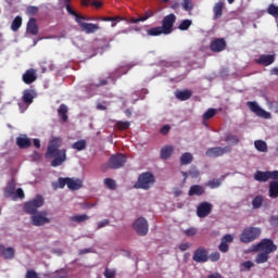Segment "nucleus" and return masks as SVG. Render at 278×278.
Here are the masks:
<instances>
[{"label": "nucleus", "instance_id": "obj_14", "mask_svg": "<svg viewBox=\"0 0 278 278\" xmlns=\"http://www.w3.org/2000/svg\"><path fill=\"white\" fill-rule=\"evenodd\" d=\"M38 79V73L35 68L26 70L25 73L22 75V81L27 86L34 84Z\"/></svg>", "mask_w": 278, "mask_h": 278}, {"label": "nucleus", "instance_id": "obj_53", "mask_svg": "<svg viewBox=\"0 0 278 278\" xmlns=\"http://www.w3.org/2000/svg\"><path fill=\"white\" fill-rule=\"evenodd\" d=\"M81 21H92L91 17H86L84 15H76V23L79 25V27H81V24L80 23H86V22H81Z\"/></svg>", "mask_w": 278, "mask_h": 278}, {"label": "nucleus", "instance_id": "obj_61", "mask_svg": "<svg viewBox=\"0 0 278 278\" xmlns=\"http://www.w3.org/2000/svg\"><path fill=\"white\" fill-rule=\"evenodd\" d=\"M110 225V219H104L98 223L97 229H103V227H108Z\"/></svg>", "mask_w": 278, "mask_h": 278}, {"label": "nucleus", "instance_id": "obj_42", "mask_svg": "<svg viewBox=\"0 0 278 278\" xmlns=\"http://www.w3.org/2000/svg\"><path fill=\"white\" fill-rule=\"evenodd\" d=\"M72 149H75L76 151H84L86 149V140L80 139L72 144Z\"/></svg>", "mask_w": 278, "mask_h": 278}, {"label": "nucleus", "instance_id": "obj_58", "mask_svg": "<svg viewBox=\"0 0 278 278\" xmlns=\"http://www.w3.org/2000/svg\"><path fill=\"white\" fill-rule=\"evenodd\" d=\"M14 199H25V192L22 188L16 189Z\"/></svg>", "mask_w": 278, "mask_h": 278}, {"label": "nucleus", "instance_id": "obj_3", "mask_svg": "<svg viewBox=\"0 0 278 278\" xmlns=\"http://www.w3.org/2000/svg\"><path fill=\"white\" fill-rule=\"evenodd\" d=\"M42 205H45V198L37 194L33 200L24 204V212L26 214H30V216H34L35 214H38V208L42 207Z\"/></svg>", "mask_w": 278, "mask_h": 278}, {"label": "nucleus", "instance_id": "obj_23", "mask_svg": "<svg viewBox=\"0 0 278 278\" xmlns=\"http://www.w3.org/2000/svg\"><path fill=\"white\" fill-rule=\"evenodd\" d=\"M27 31L33 36H38V24L36 23V18L30 17L27 23Z\"/></svg>", "mask_w": 278, "mask_h": 278}, {"label": "nucleus", "instance_id": "obj_20", "mask_svg": "<svg viewBox=\"0 0 278 278\" xmlns=\"http://www.w3.org/2000/svg\"><path fill=\"white\" fill-rule=\"evenodd\" d=\"M83 186L84 181H81V179L67 178V188L70 190H79L80 188H83Z\"/></svg>", "mask_w": 278, "mask_h": 278}, {"label": "nucleus", "instance_id": "obj_8", "mask_svg": "<svg viewBox=\"0 0 278 278\" xmlns=\"http://www.w3.org/2000/svg\"><path fill=\"white\" fill-rule=\"evenodd\" d=\"M127 163V156L123 153L114 154L109 160V167L113 168L114 170L118 168H123Z\"/></svg>", "mask_w": 278, "mask_h": 278}, {"label": "nucleus", "instance_id": "obj_56", "mask_svg": "<svg viewBox=\"0 0 278 278\" xmlns=\"http://www.w3.org/2000/svg\"><path fill=\"white\" fill-rule=\"evenodd\" d=\"M26 278H40V276H38V273H36V270L28 269L26 271Z\"/></svg>", "mask_w": 278, "mask_h": 278}, {"label": "nucleus", "instance_id": "obj_55", "mask_svg": "<svg viewBox=\"0 0 278 278\" xmlns=\"http://www.w3.org/2000/svg\"><path fill=\"white\" fill-rule=\"evenodd\" d=\"M208 260H211V262H218V260H220V253L218 252H212L208 255Z\"/></svg>", "mask_w": 278, "mask_h": 278}, {"label": "nucleus", "instance_id": "obj_11", "mask_svg": "<svg viewBox=\"0 0 278 278\" xmlns=\"http://www.w3.org/2000/svg\"><path fill=\"white\" fill-rule=\"evenodd\" d=\"M192 260L197 264H205L210 260V252L207 249L200 247L193 252Z\"/></svg>", "mask_w": 278, "mask_h": 278}, {"label": "nucleus", "instance_id": "obj_6", "mask_svg": "<svg viewBox=\"0 0 278 278\" xmlns=\"http://www.w3.org/2000/svg\"><path fill=\"white\" fill-rule=\"evenodd\" d=\"M175 23H177V16L173 13L163 17L161 29H163L164 36H168L175 30Z\"/></svg>", "mask_w": 278, "mask_h": 278}, {"label": "nucleus", "instance_id": "obj_46", "mask_svg": "<svg viewBox=\"0 0 278 278\" xmlns=\"http://www.w3.org/2000/svg\"><path fill=\"white\" fill-rule=\"evenodd\" d=\"M104 186H106L109 190H116V181H114L112 178H105Z\"/></svg>", "mask_w": 278, "mask_h": 278}, {"label": "nucleus", "instance_id": "obj_13", "mask_svg": "<svg viewBox=\"0 0 278 278\" xmlns=\"http://www.w3.org/2000/svg\"><path fill=\"white\" fill-rule=\"evenodd\" d=\"M213 205L210 202H202L197 207L198 218H207L212 214Z\"/></svg>", "mask_w": 278, "mask_h": 278}, {"label": "nucleus", "instance_id": "obj_24", "mask_svg": "<svg viewBox=\"0 0 278 278\" xmlns=\"http://www.w3.org/2000/svg\"><path fill=\"white\" fill-rule=\"evenodd\" d=\"M14 248H4L0 245V254L4 257V260H14Z\"/></svg>", "mask_w": 278, "mask_h": 278}, {"label": "nucleus", "instance_id": "obj_15", "mask_svg": "<svg viewBox=\"0 0 278 278\" xmlns=\"http://www.w3.org/2000/svg\"><path fill=\"white\" fill-rule=\"evenodd\" d=\"M210 49L213 53H220V51H225V49H227V41L223 38L214 39L211 42Z\"/></svg>", "mask_w": 278, "mask_h": 278}, {"label": "nucleus", "instance_id": "obj_4", "mask_svg": "<svg viewBox=\"0 0 278 278\" xmlns=\"http://www.w3.org/2000/svg\"><path fill=\"white\" fill-rule=\"evenodd\" d=\"M262 236V229L256 227H249L243 229V231L240 235V241L244 244H249V242H253L254 240H257Z\"/></svg>", "mask_w": 278, "mask_h": 278}, {"label": "nucleus", "instance_id": "obj_44", "mask_svg": "<svg viewBox=\"0 0 278 278\" xmlns=\"http://www.w3.org/2000/svg\"><path fill=\"white\" fill-rule=\"evenodd\" d=\"M267 14L274 16V18H278V7L276 4H269L267 8Z\"/></svg>", "mask_w": 278, "mask_h": 278}, {"label": "nucleus", "instance_id": "obj_37", "mask_svg": "<svg viewBox=\"0 0 278 278\" xmlns=\"http://www.w3.org/2000/svg\"><path fill=\"white\" fill-rule=\"evenodd\" d=\"M23 25V17H21L20 15H17L12 24H11V29L12 31H18V29H21V26Z\"/></svg>", "mask_w": 278, "mask_h": 278}, {"label": "nucleus", "instance_id": "obj_25", "mask_svg": "<svg viewBox=\"0 0 278 278\" xmlns=\"http://www.w3.org/2000/svg\"><path fill=\"white\" fill-rule=\"evenodd\" d=\"M205 193V189L201 185H193L189 189V197H201Z\"/></svg>", "mask_w": 278, "mask_h": 278}, {"label": "nucleus", "instance_id": "obj_16", "mask_svg": "<svg viewBox=\"0 0 278 278\" xmlns=\"http://www.w3.org/2000/svg\"><path fill=\"white\" fill-rule=\"evenodd\" d=\"M228 242H233V236L225 235L222 238L220 244L218 247V250L220 251V253H227L229 251V243Z\"/></svg>", "mask_w": 278, "mask_h": 278}, {"label": "nucleus", "instance_id": "obj_21", "mask_svg": "<svg viewBox=\"0 0 278 278\" xmlns=\"http://www.w3.org/2000/svg\"><path fill=\"white\" fill-rule=\"evenodd\" d=\"M16 144L20 149H29L31 147V140L24 135L16 138Z\"/></svg>", "mask_w": 278, "mask_h": 278}, {"label": "nucleus", "instance_id": "obj_2", "mask_svg": "<svg viewBox=\"0 0 278 278\" xmlns=\"http://www.w3.org/2000/svg\"><path fill=\"white\" fill-rule=\"evenodd\" d=\"M155 184V176L151 172H144L139 175L135 184L137 190H149Z\"/></svg>", "mask_w": 278, "mask_h": 278}, {"label": "nucleus", "instance_id": "obj_1", "mask_svg": "<svg viewBox=\"0 0 278 278\" xmlns=\"http://www.w3.org/2000/svg\"><path fill=\"white\" fill-rule=\"evenodd\" d=\"M62 147V138L53 137L46 152V159L52 160L51 166L53 168H58V166H62V164L66 161V149H60Z\"/></svg>", "mask_w": 278, "mask_h": 278}, {"label": "nucleus", "instance_id": "obj_29", "mask_svg": "<svg viewBox=\"0 0 278 278\" xmlns=\"http://www.w3.org/2000/svg\"><path fill=\"white\" fill-rule=\"evenodd\" d=\"M223 8H225V3L223 2H217L213 7V13H214V18L218 20L223 17Z\"/></svg>", "mask_w": 278, "mask_h": 278}, {"label": "nucleus", "instance_id": "obj_59", "mask_svg": "<svg viewBox=\"0 0 278 278\" xmlns=\"http://www.w3.org/2000/svg\"><path fill=\"white\" fill-rule=\"evenodd\" d=\"M210 188H218L220 187V180L219 179H213L208 181Z\"/></svg>", "mask_w": 278, "mask_h": 278}, {"label": "nucleus", "instance_id": "obj_32", "mask_svg": "<svg viewBox=\"0 0 278 278\" xmlns=\"http://www.w3.org/2000/svg\"><path fill=\"white\" fill-rule=\"evenodd\" d=\"M173 146H165L161 149V160H168L173 155Z\"/></svg>", "mask_w": 278, "mask_h": 278}, {"label": "nucleus", "instance_id": "obj_47", "mask_svg": "<svg viewBox=\"0 0 278 278\" xmlns=\"http://www.w3.org/2000/svg\"><path fill=\"white\" fill-rule=\"evenodd\" d=\"M194 8V4H192V0H182V9L186 12H190Z\"/></svg>", "mask_w": 278, "mask_h": 278}, {"label": "nucleus", "instance_id": "obj_39", "mask_svg": "<svg viewBox=\"0 0 278 278\" xmlns=\"http://www.w3.org/2000/svg\"><path fill=\"white\" fill-rule=\"evenodd\" d=\"M262 205H264V198L262 195H256L252 200L253 210H260V207H262Z\"/></svg>", "mask_w": 278, "mask_h": 278}, {"label": "nucleus", "instance_id": "obj_43", "mask_svg": "<svg viewBox=\"0 0 278 278\" xmlns=\"http://www.w3.org/2000/svg\"><path fill=\"white\" fill-rule=\"evenodd\" d=\"M216 116V109H207L206 112L202 115L203 121H210Z\"/></svg>", "mask_w": 278, "mask_h": 278}, {"label": "nucleus", "instance_id": "obj_7", "mask_svg": "<svg viewBox=\"0 0 278 278\" xmlns=\"http://www.w3.org/2000/svg\"><path fill=\"white\" fill-rule=\"evenodd\" d=\"M47 211H41L40 213H35V215H31V225H34V227H42L45 225H49L51 219L47 217Z\"/></svg>", "mask_w": 278, "mask_h": 278}, {"label": "nucleus", "instance_id": "obj_40", "mask_svg": "<svg viewBox=\"0 0 278 278\" xmlns=\"http://www.w3.org/2000/svg\"><path fill=\"white\" fill-rule=\"evenodd\" d=\"M224 140H225V142H230V144H239L240 143V138H238V136L232 135V134H226Z\"/></svg>", "mask_w": 278, "mask_h": 278}, {"label": "nucleus", "instance_id": "obj_62", "mask_svg": "<svg viewBox=\"0 0 278 278\" xmlns=\"http://www.w3.org/2000/svg\"><path fill=\"white\" fill-rule=\"evenodd\" d=\"M190 247H192V243L186 242V243H181L178 249L180 251H188V249H190Z\"/></svg>", "mask_w": 278, "mask_h": 278}, {"label": "nucleus", "instance_id": "obj_64", "mask_svg": "<svg viewBox=\"0 0 278 278\" xmlns=\"http://www.w3.org/2000/svg\"><path fill=\"white\" fill-rule=\"evenodd\" d=\"M189 175L193 178V179H197V177H199V175H201L197 168H191L189 170Z\"/></svg>", "mask_w": 278, "mask_h": 278}, {"label": "nucleus", "instance_id": "obj_41", "mask_svg": "<svg viewBox=\"0 0 278 278\" xmlns=\"http://www.w3.org/2000/svg\"><path fill=\"white\" fill-rule=\"evenodd\" d=\"M191 26H192V20H184L179 24L178 29H180V31H188V29H190Z\"/></svg>", "mask_w": 278, "mask_h": 278}, {"label": "nucleus", "instance_id": "obj_36", "mask_svg": "<svg viewBox=\"0 0 278 278\" xmlns=\"http://www.w3.org/2000/svg\"><path fill=\"white\" fill-rule=\"evenodd\" d=\"M90 216L87 214L83 215H74L70 217L71 223H86V220H89Z\"/></svg>", "mask_w": 278, "mask_h": 278}, {"label": "nucleus", "instance_id": "obj_57", "mask_svg": "<svg viewBox=\"0 0 278 278\" xmlns=\"http://www.w3.org/2000/svg\"><path fill=\"white\" fill-rule=\"evenodd\" d=\"M64 186H68V178H59L58 188H64Z\"/></svg>", "mask_w": 278, "mask_h": 278}, {"label": "nucleus", "instance_id": "obj_17", "mask_svg": "<svg viewBox=\"0 0 278 278\" xmlns=\"http://www.w3.org/2000/svg\"><path fill=\"white\" fill-rule=\"evenodd\" d=\"M80 29L81 31H85V34H97V31L101 29V26L92 23H80Z\"/></svg>", "mask_w": 278, "mask_h": 278}, {"label": "nucleus", "instance_id": "obj_30", "mask_svg": "<svg viewBox=\"0 0 278 278\" xmlns=\"http://www.w3.org/2000/svg\"><path fill=\"white\" fill-rule=\"evenodd\" d=\"M192 160H194V156H192V153L185 152L180 156V165L181 166H188V164H192Z\"/></svg>", "mask_w": 278, "mask_h": 278}, {"label": "nucleus", "instance_id": "obj_18", "mask_svg": "<svg viewBox=\"0 0 278 278\" xmlns=\"http://www.w3.org/2000/svg\"><path fill=\"white\" fill-rule=\"evenodd\" d=\"M275 63V54H262L257 60L256 64H261V66H270V64Z\"/></svg>", "mask_w": 278, "mask_h": 278}, {"label": "nucleus", "instance_id": "obj_27", "mask_svg": "<svg viewBox=\"0 0 278 278\" xmlns=\"http://www.w3.org/2000/svg\"><path fill=\"white\" fill-rule=\"evenodd\" d=\"M59 117L63 123H66L68 121V106L66 104H61L58 109Z\"/></svg>", "mask_w": 278, "mask_h": 278}, {"label": "nucleus", "instance_id": "obj_9", "mask_svg": "<svg viewBox=\"0 0 278 278\" xmlns=\"http://www.w3.org/2000/svg\"><path fill=\"white\" fill-rule=\"evenodd\" d=\"M132 229H135L138 236H147L149 233V222L144 217H139L135 220Z\"/></svg>", "mask_w": 278, "mask_h": 278}, {"label": "nucleus", "instance_id": "obj_52", "mask_svg": "<svg viewBox=\"0 0 278 278\" xmlns=\"http://www.w3.org/2000/svg\"><path fill=\"white\" fill-rule=\"evenodd\" d=\"M125 22L129 25H134L136 23H142V18L140 17V15L138 17H130V18H125Z\"/></svg>", "mask_w": 278, "mask_h": 278}, {"label": "nucleus", "instance_id": "obj_34", "mask_svg": "<svg viewBox=\"0 0 278 278\" xmlns=\"http://www.w3.org/2000/svg\"><path fill=\"white\" fill-rule=\"evenodd\" d=\"M254 146L256 151H260V153H266V151H268V146L264 140H256Z\"/></svg>", "mask_w": 278, "mask_h": 278}, {"label": "nucleus", "instance_id": "obj_45", "mask_svg": "<svg viewBox=\"0 0 278 278\" xmlns=\"http://www.w3.org/2000/svg\"><path fill=\"white\" fill-rule=\"evenodd\" d=\"M155 16V12L152 10H148L143 13V15H140L141 23H144V21H149V18H153Z\"/></svg>", "mask_w": 278, "mask_h": 278}, {"label": "nucleus", "instance_id": "obj_51", "mask_svg": "<svg viewBox=\"0 0 278 278\" xmlns=\"http://www.w3.org/2000/svg\"><path fill=\"white\" fill-rule=\"evenodd\" d=\"M103 275H104L105 278H115L116 277V270L105 268Z\"/></svg>", "mask_w": 278, "mask_h": 278}, {"label": "nucleus", "instance_id": "obj_38", "mask_svg": "<svg viewBox=\"0 0 278 278\" xmlns=\"http://www.w3.org/2000/svg\"><path fill=\"white\" fill-rule=\"evenodd\" d=\"M164 30L161 26L152 27L147 30V36H162Z\"/></svg>", "mask_w": 278, "mask_h": 278}, {"label": "nucleus", "instance_id": "obj_48", "mask_svg": "<svg viewBox=\"0 0 278 278\" xmlns=\"http://www.w3.org/2000/svg\"><path fill=\"white\" fill-rule=\"evenodd\" d=\"M26 14H28V16H36V14H38V7H34V5L27 7Z\"/></svg>", "mask_w": 278, "mask_h": 278}, {"label": "nucleus", "instance_id": "obj_19", "mask_svg": "<svg viewBox=\"0 0 278 278\" xmlns=\"http://www.w3.org/2000/svg\"><path fill=\"white\" fill-rule=\"evenodd\" d=\"M34 99H36V91L31 89L24 90L22 101L25 105H31L34 103Z\"/></svg>", "mask_w": 278, "mask_h": 278}, {"label": "nucleus", "instance_id": "obj_28", "mask_svg": "<svg viewBox=\"0 0 278 278\" xmlns=\"http://www.w3.org/2000/svg\"><path fill=\"white\" fill-rule=\"evenodd\" d=\"M269 198L278 199V180H273L269 182Z\"/></svg>", "mask_w": 278, "mask_h": 278}, {"label": "nucleus", "instance_id": "obj_35", "mask_svg": "<svg viewBox=\"0 0 278 278\" xmlns=\"http://www.w3.org/2000/svg\"><path fill=\"white\" fill-rule=\"evenodd\" d=\"M16 191V185L14 181H11L7 185L4 189V197H12L14 195V192Z\"/></svg>", "mask_w": 278, "mask_h": 278}, {"label": "nucleus", "instance_id": "obj_54", "mask_svg": "<svg viewBox=\"0 0 278 278\" xmlns=\"http://www.w3.org/2000/svg\"><path fill=\"white\" fill-rule=\"evenodd\" d=\"M185 236H188L189 238H192V236H197V228L191 227L184 231Z\"/></svg>", "mask_w": 278, "mask_h": 278}, {"label": "nucleus", "instance_id": "obj_31", "mask_svg": "<svg viewBox=\"0 0 278 278\" xmlns=\"http://www.w3.org/2000/svg\"><path fill=\"white\" fill-rule=\"evenodd\" d=\"M108 79H111V81L113 84H116V77L114 76V72L110 73L108 78L100 79L99 84H96L94 87L96 88H101V86H108V84H109Z\"/></svg>", "mask_w": 278, "mask_h": 278}, {"label": "nucleus", "instance_id": "obj_5", "mask_svg": "<svg viewBox=\"0 0 278 278\" xmlns=\"http://www.w3.org/2000/svg\"><path fill=\"white\" fill-rule=\"evenodd\" d=\"M253 251H262L263 253L270 255V253H275V251H277V244H275L273 239H263L261 242L253 245Z\"/></svg>", "mask_w": 278, "mask_h": 278}, {"label": "nucleus", "instance_id": "obj_26", "mask_svg": "<svg viewBox=\"0 0 278 278\" xmlns=\"http://www.w3.org/2000/svg\"><path fill=\"white\" fill-rule=\"evenodd\" d=\"M254 179L255 181H260V182L268 181V179H270V172L257 170L254 174Z\"/></svg>", "mask_w": 278, "mask_h": 278}, {"label": "nucleus", "instance_id": "obj_50", "mask_svg": "<svg viewBox=\"0 0 278 278\" xmlns=\"http://www.w3.org/2000/svg\"><path fill=\"white\" fill-rule=\"evenodd\" d=\"M70 0H65V8L68 12V14H71L72 16H75V18H77V11L73 10V8L71 7V4L68 3Z\"/></svg>", "mask_w": 278, "mask_h": 278}, {"label": "nucleus", "instance_id": "obj_12", "mask_svg": "<svg viewBox=\"0 0 278 278\" xmlns=\"http://www.w3.org/2000/svg\"><path fill=\"white\" fill-rule=\"evenodd\" d=\"M247 105L251 110V112H254V114H256V116H260L261 118H270V113L260 108V104H257V102L249 101L247 102Z\"/></svg>", "mask_w": 278, "mask_h": 278}, {"label": "nucleus", "instance_id": "obj_49", "mask_svg": "<svg viewBox=\"0 0 278 278\" xmlns=\"http://www.w3.org/2000/svg\"><path fill=\"white\" fill-rule=\"evenodd\" d=\"M117 129H119L121 131H125V129H129L130 127V123L129 122H117Z\"/></svg>", "mask_w": 278, "mask_h": 278}, {"label": "nucleus", "instance_id": "obj_10", "mask_svg": "<svg viewBox=\"0 0 278 278\" xmlns=\"http://www.w3.org/2000/svg\"><path fill=\"white\" fill-rule=\"evenodd\" d=\"M231 153V147H215V148H208L205 152V155L207 157H223V155Z\"/></svg>", "mask_w": 278, "mask_h": 278}, {"label": "nucleus", "instance_id": "obj_60", "mask_svg": "<svg viewBox=\"0 0 278 278\" xmlns=\"http://www.w3.org/2000/svg\"><path fill=\"white\" fill-rule=\"evenodd\" d=\"M242 266L245 268V270H251L255 264L252 261H245L242 263Z\"/></svg>", "mask_w": 278, "mask_h": 278}, {"label": "nucleus", "instance_id": "obj_33", "mask_svg": "<svg viewBox=\"0 0 278 278\" xmlns=\"http://www.w3.org/2000/svg\"><path fill=\"white\" fill-rule=\"evenodd\" d=\"M269 254H267L266 252H262L258 253L254 260L255 264H266V262H268L269 260Z\"/></svg>", "mask_w": 278, "mask_h": 278}, {"label": "nucleus", "instance_id": "obj_22", "mask_svg": "<svg viewBox=\"0 0 278 278\" xmlns=\"http://www.w3.org/2000/svg\"><path fill=\"white\" fill-rule=\"evenodd\" d=\"M175 97L179 101H188V99H191L192 97V91L190 89L178 90L175 92Z\"/></svg>", "mask_w": 278, "mask_h": 278}, {"label": "nucleus", "instance_id": "obj_63", "mask_svg": "<svg viewBox=\"0 0 278 278\" xmlns=\"http://www.w3.org/2000/svg\"><path fill=\"white\" fill-rule=\"evenodd\" d=\"M168 131H170V126L168 125H164L161 129H160V134H162V136H166L168 134Z\"/></svg>", "mask_w": 278, "mask_h": 278}]
</instances>
